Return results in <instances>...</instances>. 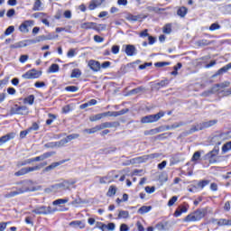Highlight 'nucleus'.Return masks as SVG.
<instances>
[{
    "instance_id": "obj_41",
    "label": "nucleus",
    "mask_w": 231,
    "mask_h": 231,
    "mask_svg": "<svg viewBox=\"0 0 231 231\" xmlns=\"http://www.w3.org/2000/svg\"><path fill=\"white\" fill-rule=\"evenodd\" d=\"M84 203H86L85 200H82L81 199H76L70 203V205H73L74 207H80V205H84Z\"/></svg>"
},
{
    "instance_id": "obj_17",
    "label": "nucleus",
    "mask_w": 231,
    "mask_h": 231,
    "mask_svg": "<svg viewBox=\"0 0 231 231\" xmlns=\"http://www.w3.org/2000/svg\"><path fill=\"white\" fill-rule=\"evenodd\" d=\"M69 225V226H72V228H79L80 230L86 228V222L84 220H74Z\"/></svg>"
},
{
    "instance_id": "obj_54",
    "label": "nucleus",
    "mask_w": 231,
    "mask_h": 231,
    "mask_svg": "<svg viewBox=\"0 0 231 231\" xmlns=\"http://www.w3.org/2000/svg\"><path fill=\"white\" fill-rule=\"evenodd\" d=\"M112 53L114 55H118V53H120V46L118 45L112 46Z\"/></svg>"
},
{
    "instance_id": "obj_52",
    "label": "nucleus",
    "mask_w": 231,
    "mask_h": 231,
    "mask_svg": "<svg viewBox=\"0 0 231 231\" xmlns=\"http://www.w3.org/2000/svg\"><path fill=\"white\" fill-rule=\"evenodd\" d=\"M171 32H172L171 25V23H168L163 27V33L169 34Z\"/></svg>"
},
{
    "instance_id": "obj_46",
    "label": "nucleus",
    "mask_w": 231,
    "mask_h": 231,
    "mask_svg": "<svg viewBox=\"0 0 231 231\" xmlns=\"http://www.w3.org/2000/svg\"><path fill=\"white\" fill-rule=\"evenodd\" d=\"M177 14L180 15V17H185V15H187V8L186 7H180L177 11Z\"/></svg>"
},
{
    "instance_id": "obj_1",
    "label": "nucleus",
    "mask_w": 231,
    "mask_h": 231,
    "mask_svg": "<svg viewBox=\"0 0 231 231\" xmlns=\"http://www.w3.org/2000/svg\"><path fill=\"white\" fill-rule=\"evenodd\" d=\"M68 208H63L61 209L53 208L50 206H42L32 209V214H37L38 216H48L50 214H55V212H68Z\"/></svg>"
},
{
    "instance_id": "obj_57",
    "label": "nucleus",
    "mask_w": 231,
    "mask_h": 231,
    "mask_svg": "<svg viewBox=\"0 0 231 231\" xmlns=\"http://www.w3.org/2000/svg\"><path fill=\"white\" fill-rule=\"evenodd\" d=\"M7 225H10V222H1L0 223V231L6 230Z\"/></svg>"
},
{
    "instance_id": "obj_38",
    "label": "nucleus",
    "mask_w": 231,
    "mask_h": 231,
    "mask_svg": "<svg viewBox=\"0 0 231 231\" xmlns=\"http://www.w3.org/2000/svg\"><path fill=\"white\" fill-rule=\"evenodd\" d=\"M143 91H145V88L138 87L136 88L130 90V95H138V93H142Z\"/></svg>"
},
{
    "instance_id": "obj_2",
    "label": "nucleus",
    "mask_w": 231,
    "mask_h": 231,
    "mask_svg": "<svg viewBox=\"0 0 231 231\" xmlns=\"http://www.w3.org/2000/svg\"><path fill=\"white\" fill-rule=\"evenodd\" d=\"M79 137L80 134H71L58 142L46 143L45 147H47L48 149H53V147H64L66 143H69V142H72V140H77V138Z\"/></svg>"
},
{
    "instance_id": "obj_42",
    "label": "nucleus",
    "mask_w": 231,
    "mask_h": 231,
    "mask_svg": "<svg viewBox=\"0 0 231 231\" xmlns=\"http://www.w3.org/2000/svg\"><path fill=\"white\" fill-rule=\"evenodd\" d=\"M15 32V27L14 25L9 26L5 31V36L8 37V35H12Z\"/></svg>"
},
{
    "instance_id": "obj_29",
    "label": "nucleus",
    "mask_w": 231,
    "mask_h": 231,
    "mask_svg": "<svg viewBox=\"0 0 231 231\" xmlns=\"http://www.w3.org/2000/svg\"><path fill=\"white\" fill-rule=\"evenodd\" d=\"M68 201H69V199H68V198L58 199L52 202V205H54L55 207L59 206V205H66V203H68Z\"/></svg>"
},
{
    "instance_id": "obj_20",
    "label": "nucleus",
    "mask_w": 231,
    "mask_h": 231,
    "mask_svg": "<svg viewBox=\"0 0 231 231\" xmlns=\"http://www.w3.org/2000/svg\"><path fill=\"white\" fill-rule=\"evenodd\" d=\"M14 138H15L14 133L7 134L0 137V147L1 145H4V143H6V142H10V140H14Z\"/></svg>"
},
{
    "instance_id": "obj_33",
    "label": "nucleus",
    "mask_w": 231,
    "mask_h": 231,
    "mask_svg": "<svg viewBox=\"0 0 231 231\" xmlns=\"http://www.w3.org/2000/svg\"><path fill=\"white\" fill-rule=\"evenodd\" d=\"M102 118H104V116L103 114H97V115H94V116H91L89 117V121L90 122H98V120H102Z\"/></svg>"
},
{
    "instance_id": "obj_34",
    "label": "nucleus",
    "mask_w": 231,
    "mask_h": 231,
    "mask_svg": "<svg viewBox=\"0 0 231 231\" xmlns=\"http://www.w3.org/2000/svg\"><path fill=\"white\" fill-rule=\"evenodd\" d=\"M218 226H231V220H226L225 218H221L217 221Z\"/></svg>"
},
{
    "instance_id": "obj_28",
    "label": "nucleus",
    "mask_w": 231,
    "mask_h": 231,
    "mask_svg": "<svg viewBox=\"0 0 231 231\" xmlns=\"http://www.w3.org/2000/svg\"><path fill=\"white\" fill-rule=\"evenodd\" d=\"M151 210H152V207L151 206H143L138 209V214H147L149 212H151Z\"/></svg>"
},
{
    "instance_id": "obj_6",
    "label": "nucleus",
    "mask_w": 231,
    "mask_h": 231,
    "mask_svg": "<svg viewBox=\"0 0 231 231\" xmlns=\"http://www.w3.org/2000/svg\"><path fill=\"white\" fill-rule=\"evenodd\" d=\"M165 116V112L160 111L155 115H149L146 116L142 117L141 123L142 124H154V122H158L160 118H163Z\"/></svg>"
},
{
    "instance_id": "obj_5",
    "label": "nucleus",
    "mask_w": 231,
    "mask_h": 231,
    "mask_svg": "<svg viewBox=\"0 0 231 231\" xmlns=\"http://www.w3.org/2000/svg\"><path fill=\"white\" fill-rule=\"evenodd\" d=\"M216 124H217V119H213L200 123L197 126H192L189 129V134H192V133H196L198 131H203V129H208V127H214Z\"/></svg>"
},
{
    "instance_id": "obj_15",
    "label": "nucleus",
    "mask_w": 231,
    "mask_h": 231,
    "mask_svg": "<svg viewBox=\"0 0 231 231\" xmlns=\"http://www.w3.org/2000/svg\"><path fill=\"white\" fill-rule=\"evenodd\" d=\"M120 123L119 122H105L99 125V127L102 131V129H113V127H119Z\"/></svg>"
},
{
    "instance_id": "obj_36",
    "label": "nucleus",
    "mask_w": 231,
    "mask_h": 231,
    "mask_svg": "<svg viewBox=\"0 0 231 231\" xmlns=\"http://www.w3.org/2000/svg\"><path fill=\"white\" fill-rule=\"evenodd\" d=\"M147 12H154V14H160V12H163L165 9L158 8L154 6L146 7Z\"/></svg>"
},
{
    "instance_id": "obj_18",
    "label": "nucleus",
    "mask_w": 231,
    "mask_h": 231,
    "mask_svg": "<svg viewBox=\"0 0 231 231\" xmlns=\"http://www.w3.org/2000/svg\"><path fill=\"white\" fill-rule=\"evenodd\" d=\"M169 86V79H164V80H162L161 82L159 83H155L152 86V88L155 91H160V89H162V88H165Z\"/></svg>"
},
{
    "instance_id": "obj_48",
    "label": "nucleus",
    "mask_w": 231,
    "mask_h": 231,
    "mask_svg": "<svg viewBox=\"0 0 231 231\" xmlns=\"http://www.w3.org/2000/svg\"><path fill=\"white\" fill-rule=\"evenodd\" d=\"M228 151H231V141L222 146V152H228Z\"/></svg>"
},
{
    "instance_id": "obj_56",
    "label": "nucleus",
    "mask_w": 231,
    "mask_h": 231,
    "mask_svg": "<svg viewBox=\"0 0 231 231\" xmlns=\"http://www.w3.org/2000/svg\"><path fill=\"white\" fill-rule=\"evenodd\" d=\"M53 154H55V152H48L42 154V156L43 160H46L47 158H51V156H53Z\"/></svg>"
},
{
    "instance_id": "obj_43",
    "label": "nucleus",
    "mask_w": 231,
    "mask_h": 231,
    "mask_svg": "<svg viewBox=\"0 0 231 231\" xmlns=\"http://www.w3.org/2000/svg\"><path fill=\"white\" fill-rule=\"evenodd\" d=\"M115 194H116V188L115 186H110L106 196H108V198H111V196H115Z\"/></svg>"
},
{
    "instance_id": "obj_21",
    "label": "nucleus",
    "mask_w": 231,
    "mask_h": 231,
    "mask_svg": "<svg viewBox=\"0 0 231 231\" xmlns=\"http://www.w3.org/2000/svg\"><path fill=\"white\" fill-rule=\"evenodd\" d=\"M88 67L90 68V69H92V71H99L100 70V62L94 60H90L88 61Z\"/></svg>"
},
{
    "instance_id": "obj_51",
    "label": "nucleus",
    "mask_w": 231,
    "mask_h": 231,
    "mask_svg": "<svg viewBox=\"0 0 231 231\" xmlns=\"http://www.w3.org/2000/svg\"><path fill=\"white\" fill-rule=\"evenodd\" d=\"M197 44H198L199 46H208V44H210V41L205 40V39H203V40H199V41L197 42Z\"/></svg>"
},
{
    "instance_id": "obj_62",
    "label": "nucleus",
    "mask_w": 231,
    "mask_h": 231,
    "mask_svg": "<svg viewBox=\"0 0 231 231\" xmlns=\"http://www.w3.org/2000/svg\"><path fill=\"white\" fill-rule=\"evenodd\" d=\"M96 8H98V5L92 0L88 5V9L95 10Z\"/></svg>"
},
{
    "instance_id": "obj_55",
    "label": "nucleus",
    "mask_w": 231,
    "mask_h": 231,
    "mask_svg": "<svg viewBox=\"0 0 231 231\" xmlns=\"http://www.w3.org/2000/svg\"><path fill=\"white\" fill-rule=\"evenodd\" d=\"M221 28V25L218 23H212L209 27L210 32H216V30H219Z\"/></svg>"
},
{
    "instance_id": "obj_39",
    "label": "nucleus",
    "mask_w": 231,
    "mask_h": 231,
    "mask_svg": "<svg viewBox=\"0 0 231 231\" xmlns=\"http://www.w3.org/2000/svg\"><path fill=\"white\" fill-rule=\"evenodd\" d=\"M24 174H28V167L22 168L20 171L14 173V176H24Z\"/></svg>"
},
{
    "instance_id": "obj_14",
    "label": "nucleus",
    "mask_w": 231,
    "mask_h": 231,
    "mask_svg": "<svg viewBox=\"0 0 231 231\" xmlns=\"http://www.w3.org/2000/svg\"><path fill=\"white\" fill-rule=\"evenodd\" d=\"M189 212V205L184 204L182 206H179L178 208L174 212L175 217H180L181 214H187Z\"/></svg>"
},
{
    "instance_id": "obj_10",
    "label": "nucleus",
    "mask_w": 231,
    "mask_h": 231,
    "mask_svg": "<svg viewBox=\"0 0 231 231\" xmlns=\"http://www.w3.org/2000/svg\"><path fill=\"white\" fill-rule=\"evenodd\" d=\"M81 28L83 30H98L99 28H101V30H106V25L104 24H98L97 25V23H84L81 24Z\"/></svg>"
},
{
    "instance_id": "obj_61",
    "label": "nucleus",
    "mask_w": 231,
    "mask_h": 231,
    "mask_svg": "<svg viewBox=\"0 0 231 231\" xmlns=\"http://www.w3.org/2000/svg\"><path fill=\"white\" fill-rule=\"evenodd\" d=\"M218 86L221 89H225V88H228L230 86V82L225 81L223 83L218 84Z\"/></svg>"
},
{
    "instance_id": "obj_47",
    "label": "nucleus",
    "mask_w": 231,
    "mask_h": 231,
    "mask_svg": "<svg viewBox=\"0 0 231 231\" xmlns=\"http://www.w3.org/2000/svg\"><path fill=\"white\" fill-rule=\"evenodd\" d=\"M65 91H69V93H77V91H79V87L69 86L65 88Z\"/></svg>"
},
{
    "instance_id": "obj_30",
    "label": "nucleus",
    "mask_w": 231,
    "mask_h": 231,
    "mask_svg": "<svg viewBox=\"0 0 231 231\" xmlns=\"http://www.w3.org/2000/svg\"><path fill=\"white\" fill-rule=\"evenodd\" d=\"M32 10L33 12H41V10H42V2H41V0H36L34 2Z\"/></svg>"
},
{
    "instance_id": "obj_23",
    "label": "nucleus",
    "mask_w": 231,
    "mask_h": 231,
    "mask_svg": "<svg viewBox=\"0 0 231 231\" xmlns=\"http://www.w3.org/2000/svg\"><path fill=\"white\" fill-rule=\"evenodd\" d=\"M62 163H66V161H60L58 162H52L51 165L47 166L43 172H50V171H53V169H56V167H59V165H62Z\"/></svg>"
},
{
    "instance_id": "obj_45",
    "label": "nucleus",
    "mask_w": 231,
    "mask_h": 231,
    "mask_svg": "<svg viewBox=\"0 0 231 231\" xmlns=\"http://www.w3.org/2000/svg\"><path fill=\"white\" fill-rule=\"evenodd\" d=\"M57 118L56 115L49 114V119L46 120L47 125H51L53 121Z\"/></svg>"
},
{
    "instance_id": "obj_25",
    "label": "nucleus",
    "mask_w": 231,
    "mask_h": 231,
    "mask_svg": "<svg viewBox=\"0 0 231 231\" xmlns=\"http://www.w3.org/2000/svg\"><path fill=\"white\" fill-rule=\"evenodd\" d=\"M228 69H231V63H228L227 65L222 67L217 70V72L213 77H217L219 75H223V73H226Z\"/></svg>"
},
{
    "instance_id": "obj_59",
    "label": "nucleus",
    "mask_w": 231,
    "mask_h": 231,
    "mask_svg": "<svg viewBox=\"0 0 231 231\" xmlns=\"http://www.w3.org/2000/svg\"><path fill=\"white\" fill-rule=\"evenodd\" d=\"M220 87L219 84H216L210 90V93H217V91H219Z\"/></svg>"
},
{
    "instance_id": "obj_37",
    "label": "nucleus",
    "mask_w": 231,
    "mask_h": 231,
    "mask_svg": "<svg viewBox=\"0 0 231 231\" xmlns=\"http://www.w3.org/2000/svg\"><path fill=\"white\" fill-rule=\"evenodd\" d=\"M208 183H210V180H200L197 183L196 188L197 189H205V187H207V185H208Z\"/></svg>"
},
{
    "instance_id": "obj_19",
    "label": "nucleus",
    "mask_w": 231,
    "mask_h": 231,
    "mask_svg": "<svg viewBox=\"0 0 231 231\" xmlns=\"http://www.w3.org/2000/svg\"><path fill=\"white\" fill-rule=\"evenodd\" d=\"M145 162H147V155H143V156L130 159V163H132V165H136L139 163H145Z\"/></svg>"
},
{
    "instance_id": "obj_32",
    "label": "nucleus",
    "mask_w": 231,
    "mask_h": 231,
    "mask_svg": "<svg viewBox=\"0 0 231 231\" xmlns=\"http://www.w3.org/2000/svg\"><path fill=\"white\" fill-rule=\"evenodd\" d=\"M60 68L59 67V64L57 63H53L51 65V67L49 68V73H59V69Z\"/></svg>"
},
{
    "instance_id": "obj_53",
    "label": "nucleus",
    "mask_w": 231,
    "mask_h": 231,
    "mask_svg": "<svg viewBox=\"0 0 231 231\" xmlns=\"http://www.w3.org/2000/svg\"><path fill=\"white\" fill-rule=\"evenodd\" d=\"M176 201H178V197L177 196H173L169 201H168V207H173L174 203H176Z\"/></svg>"
},
{
    "instance_id": "obj_44",
    "label": "nucleus",
    "mask_w": 231,
    "mask_h": 231,
    "mask_svg": "<svg viewBox=\"0 0 231 231\" xmlns=\"http://www.w3.org/2000/svg\"><path fill=\"white\" fill-rule=\"evenodd\" d=\"M201 159V152L197 151L193 153V156L191 158V162H198Z\"/></svg>"
},
{
    "instance_id": "obj_11",
    "label": "nucleus",
    "mask_w": 231,
    "mask_h": 231,
    "mask_svg": "<svg viewBox=\"0 0 231 231\" xmlns=\"http://www.w3.org/2000/svg\"><path fill=\"white\" fill-rule=\"evenodd\" d=\"M42 73L38 70L32 69L28 70L26 73H24L22 76V79H25L27 80L33 79H39L41 77Z\"/></svg>"
},
{
    "instance_id": "obj_60",
    "label": "nucleus",
    "mask_w": 231,
    "mask_h": 231,
    "mask_svg": "<svg viewBox=\"0 0 231 231\" xmlns=\"http://www.w3.org/2000/svg\"><path fill=\"white\" fill-rule=\"evenodd\" d=\"M34 86L38 88L46 87V83L44 81H37L34 83Z\"/></svg>"
},
{
    "instance_id": "obj_40",
    "label": "nucleus",
    "mask_w": 231,
    "mask_h": 231,
    "mask_svg": "<svg viewBox=\"0 0 231 231\" xmlns=\"http://www.w3.org/2000/svg\"><path fill=\"white\" fill-rule=\"evenodd\" d=\"M80 75H82V73L80 72V69H74L72 70L70 77H71V79H79Z\"/></svg>"
},
{
    "instance_id": "obj_50",
    "label": "nucleus",
    "mask_w": 231,
    "mask_h": 231,
    "mask_svg": "<svg viewBox=\"0 0 231 231\" xmlns=\"http://www.w3.org/2000/svg\"><path fill=\"white\" fill-rule=\"evenodd\" d=\"M170 65L171 63L167 61H160V62L154 63L155 68H163L165 66H170Z\"/></svg>"
},
{
    "instance_id": "obj_31",
    "label": "nucleus",
    "mask_w": 231,
    "mask_h": 231,
    "mask_svg": "<svg viewBox=\"0 0 231 231\" xmlns=\"http://www.w3.org/2000/svg\"><path fill=\"white\" fill-rule=\"evenodd\" d=\"M23 102L24 104H29V106H33V102H35V96L30 95L23 99Z\"/></svg>"
},
{
    "instance_id": "obj_8",
    "label": "nucleus",
    "mask_w": 231,
    "mask_h": 231,
    "mask_svg": "<svg viewBox=\"0 0 231 231\" xmlns=\"http://www.w3.org/2000/svg\"><path fill=\"white\" fill-rule=\"evenodd\" d=\"M217 154H219V149L214 148L205 155L204 160H208L209 163H217Z\"/></svg>"
},
{
    "instance_id": "obj_64",
    "label": "nucleus",
    "mask_w": 231,
    "mask_h": 231,
    "mask_svg": "<svg viewBox=\"0 0 231 231\" xmlns=\"http://www.w3.org/2000/svg\"><path fill=\"white\" fill-rule=\"evenodd\" d=\"M119 231H129V226L126 224H121Z\"/></svg>"
},
{
    "instance_id": "obj_12",
    "label": "nucleus",
    "mask_w": 231,
    "mask_h": 231,
    "mask_svg": "<svg viewBox=\"0 0 231 231\" xmlns=\"http://www.w3.org/2000/svg\"><path fill=\"white\" fill-rule=\"evenodd\" d=\"M12 115H28L29 111H28V106H18L17 105L15 106V108H12Z\"/></svg>"
},
{
    "instance_id": "obj_49",
    "label": "nucleus",
    "mask_w": 231,
    "mask_h": 231,
    "mask_svg": "<svg viewBox=\"0 0 231 231\" xmlns=\"http://www.w3.org/2000/svg\"><path fill=\"white\" fill-rule=\"evenodd\" d=\"M144 190L145 192H147V194H154V192L156 191V188L154 186H146L144 188Z\"/></svg>"
},
{
    "instance_id": "obj_22",
    "label": "nucleus",
    "mask_w": 231,
    "mask_h": 231,
    "mask_svg": "<svg viewBox=\"0 0 231 231\" xmlns=\"http://www.w3.org/2000/svg\"><path fill=\"white\" fill-rule=\"evenodd\" d=\"M53 37L51 35L44 36L41 35L38 36L35 40H31L32 44H37V42H42V41H51Z\"/></svg>"
},
{
    "instance_id": "obj_63",
    "label": "nucleus",
    "mask_w": 231,
    "mask_h": 231,
    "mask_svg": "<svg viewBox=\"0 0 231 231\" xmlns=\"http://www.w3.org/2000/svg\"><path fill=\"white\" fill-rule=\"evenodd\" d=\"M28 59H29L28 55H21L19 60L22 64H24V62H26Z\"/></svg>"
},
{
    "instance_id": "obj_35",
    "label": "nucleus",
    "mask_w": 231,
    "mask_h": 231,
    "mask_svg": "<svg viewBox=\"0 0 231 231\" xmlns=\"http://www.w3.org/2000/svg\"><path fill=\"white\" fill-rule=\"evenodd\" d=\"M160 156H162V153H158V152L147 154L146 161L149 162V160H158Z\"/></svg>"
},
{
    "instance_id": "obj_27",
    "label": "nucleus",
    "mask_w": 231,
    "mask_h": 231,
    "mask_svg": "<svg viewBox=\"0 0 231 231\" xmlns=\"http://www.w3.org/2000/svg\"><path fill=\"white\" fill-rule=\"evenodd\" d=\"M117 219H129V211L127 210H119Z\"/></svg>"
},
{
    "instance_id": "obj_4",
    "label": "nucleus",
    "mask_w": 231,
    "mask_h": 231,
    "mask_svg": "<svg viewBox=\"0 0 231 231\" xmlns=\"http://www.w3.org/2000/svg\"><path fill=\"white\" fill-rule=\"evenodd\" d=\"M207 216V208L197 209L194 213L188 215L184 221L185 223H194L196 221H201L203 217Z\"/></svg>"
},
{
    "instance_id": "obj_24",
    "label": "nucleus",
    "mask_w": 231,
    "mask_h": 231,
    "mask_svg": "<svg viewBox=\"0 0 231 231\" xmlns=\"http://www.w3.org/2000/svg\"><path fill=\"white\" fill-rule=\"evenodd\" d=\"M46 165H48V162H42L36 166L33 167H27V172H33L35 171H41V169H42V167H46Z\"/></svg>"
},
{
    "instance_id": "obj_3",
    "label": "nucleus",
    "mask_w": 231,
    "mask_h": 231,
    "mask_svg": "<svg viewBox=\"0 0 231 231\" xmlns=\"http://www.w3.org/2000/svg\"><path fill=\"white\" fill-rule=\"evenodd\" d=\"M30 185H32V182L30 180H26L23 183L22 188H18L15 191H11L5 194L4 198L10 199V198H15V196H19V194H24V192H32L34 189L30 188Z\"/></svg>"
},
{
    "instance_id": "obj_26",
    "label": "nucleus",
    "mask_w": 231,
    "mask_h": 231,
    "mask_svg": "<svg viewBox=\"0 0 231 231\" xmlns=\"http://www.w3.org/2000/svg\"><path fill=\"white\" fill-rule=\"evenodd\" d=\"M98 131H101L100 125H97L93 128L85 129L84 133H87L88 134H95V133H98Z\"/></svg>"
},
{
    "instance_id": "obj_58",
    "label": "nucleus",
    "mask_w": 231,
    "mask_h": 231,
    "mask_svg": "<svg viewBox=\"0 0 231 231\" xmlns=\"http://www.w3.org/2000/svg\"><path fill=\"white\" fill-rule=\"evenodd\" d=\"M30 134V130L27 129V130H24V131H22L20 133V138H26V136H28V134Z\"/></svg>"
},
{
    "instance_id": "obj_16",
    "label": "nucleus",
    "mask_w": 231,
    "mask_h": 231,
    "mask_svg": "<svg viewBox=\"0 0 231 231\" xmlns=\"http://www.w3.org/2000/svg\"><path fill=\"white\" fill-rule=\"evenodd\" d=\"M125 52L126 53L127 57H134L138 53L136 51V47L134 45H125Z\"/></svg>"
},
{
    "instance_id": "obj_7",
    "label": "nucleus",
    "mask_w": 231,
    "mask_h": 231,
    "mask_svg": "<svg viewBox=\"0 0 231 231\" xmlns=\"http://www.w3.org/2000/svg\"><path fill=\"white\" fill-rule=\"evenodd\" d=\"M70 185H75V181L64 180L61 183L52 185L51 189L54 192H59V190H68Z\"/></svg>"
},
{
    "instance_id": "obj_13",
    "label": "nucleus",
    "mask_w": 231,
    "mask_h": 231,
    "mask_svg": "<svg viewBox=\"0 0 231 231\" xmlns=\"http://www.w3.org/2000/svg\"><path fill=\"white\" fill-rule=\"evenodd\" d=\"M30 44H33L32 43V40H23L10 45V48L12 50H17V48H26V46H30Z\"/></svg>"
},
{
    "instance_id": "obj_9",
    "label": "nucleus",
    "mask_w": 231,
    "mask_h": 231,
    "mask_svg": "<svg viewBox=\"0 0 231 231\" xmlns=\"http://www.w3.org/2000/svg\"><path fill=\"white\" fill-rule=\"evenodd\" d=\"M35 24L33 20H26L20 26L19 30L22 33H28L30 32V28Z\"/></svg>"
}]
</instances>
